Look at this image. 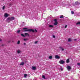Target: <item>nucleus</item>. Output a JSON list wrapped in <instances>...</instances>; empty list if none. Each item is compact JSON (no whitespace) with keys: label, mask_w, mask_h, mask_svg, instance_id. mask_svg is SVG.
Segmentation results:
<instances>
[{"label":"nucleus","mask_w":80,"mask_h":80,"mask_svg":"<svg viewBox=\"0 0 80 80\" xmlns=\"http://www.w3.org/2000/svg\"><path fill=\"white\" fill-rule=\"evenodd\" d=\"M67 70H68V71L69 70H71L72 69L71 68L70 66H68L67 67Z\"/></svg>","instance_id":"obj_7"},{"label":"nucleus","mask_w":80,"mask_h":80,"mask_svg":"<svg viewBox=\"0 0 80 80\" xmlns=\"http://www.w3.org/2000/svg\"><path fill=\"white\" fill-rule=\"evenodd\" d=\"M76 24H77V25H78V24H80V22H78Z\"/></svg>","instance_id":"obj_29"},{"label":"nucleus","mask_w":80,"mask_h":80,"mask_svg":"<svg viewBox=\"0 0 80 80\" xmlns=\"http://www.w3.org/2000/svg\"><path fill=\"white\" fill-rule=\"evenodd\" d=\"M10 16V14L7 13H5L4 14V17L6 18H7L8 17H9Z\"/></svg>","instance_id":"obj_4"},{"label":"nucleus","mask_w":80,"mask_h":80,"mask_svg":"<svg viewBox=\"0 0 80 80\" xmlns=\"http://www.w3.org/2000/svg\"><path fill=\"white\" fill-rule=\"evenodd\" d=\"M5 6H3L2 8V10H5Z\"/></svg>","instance_id":"obj_19"},{"label":"nucleus","mask_w":80,"mask_h":80,"mask_svg":"<svg viewBox=\"0 0 80 80\" xmlns=\"http://www.w3.org/2000/svg\"><path fill=\"white\" fill-rule=\"evenodd\" d=\"M77 65H78L79 66H80V63H78Z\"/></svg>","instance_id":"obj_33"},{"label":"nucleus","mask_w":80,"mask_h":80,"mask_svg":"<svg viewBox=\"0 0 80 80\" xmlns=\"http://www.w3.org/2000/svg\"><path fill=\"white\" fill-rule=\"evenodd\" d=\"M36 68H37L36 67L32 66V69L33 70H36Z\"/></svg>","instance_id":"obj_9"},{"label":"nucleus","mask_w":80,"mask_h":80,"mask_svg":"<svg viewBox=\"0 0 80 80\" xmlns=\"http://www.w3.org/2000/svg\"><path fill=\"white\" fill-rule=\"evenodd\" d=\"M70 62V60H69V59H68L66 60V63H69V62Z\"/></svg>","instance_id":"obj_12"},{"label":"nucleus","mask_w":80,"mask_h":80,"mask_svg":"<svg viewBox=\"0 0 80 80\" xmlns=\"http://www.w3.org/2000/svg\"><path fill=\"white\" fill-rule=\"evenodd\" d=\"M53 57L52 56H50L49 57V59H52V58Z\"/></svg>","instance_id":"obj_13"},{"label":"nucleus","mask_w":80,"mask_h":80,"mask_svg":"<svg viewBox=\"0 0 80 80\" xmlns=\"http://www.w3.org/2000/svg\"><path fill=\"white\" fill-rule=\"evenodd\" d=\"M0 42H2V39H0Z\"/></svg>","instance_id":"obj_36"},{"label":"nucleus","mask_w":80,"mask_h":80,"mask_svg":"<svg viewBox=\"0 0 80 80\" xmlns=\"http://www.w3.org/2000/svg\"><path fill=\"white\" fill-rule=\"evenodd\" d=\"M24 41H27V40H28V39L27 38H24L23 39Z\"/></svg>","instance_id":"obj_20"},{"label":"nucleus","mask_w":80,"mask_h":80,"mask_svg":"<svg viewBox=\"0 0 80 80\" xmlns=\"http://www.w3.org/2000/svg\"><path fill=\"white\" fill-rule=\"evenodd\" d=\"M37 43H38V41H36L34 42V43L35 44H37Z\"/></svg>","instance_id":"obj_27"},{"label":"nucleus","mask_w":80,"mask_h":80,"mask_svg":"<svg viewBox=\"0 0 80 80\" xmlns=\"http://www.w3.org/2000/svg\"><path fill=\"white\" fill-rule=\"evenodd\" d=\"M71 13L72 14H74V12L73 11H71Z\"/></svg>","instance_id":"obj_30"},{"label":"nucleus","mask_w":80,"mask_h":80,"mask_svg":"<svg viewBox=\"0 0 80 80\" xmlns=\"http://www.w3.org/2000/svg\"><path fill=\"white\" fill-rule=\"evenodd\" d=\"M55 58H56V59H59V58H60V57L58 55H56L55 56Z\"/></svg>","instance_id":"obj_6"},{"label":"nucleus","mask_w":80,"mask_h":80,"mask_svg":"<svg viewBox=\"0 0 80 80\" xmlns=\"http://www.w3.org/2000/svg\"><path fill=\"white\" fill-rule=\"evenodd\" d=\"M54 22H57V19H54Z\"/></svg>","instance_id":"obj_32"},{"label":"nucleus","mask_w":80,"mask_h":80,"mask_svg":"<svg viewBox=\"0 0 80 80\" xmlns=\"http://www.w3.org/2000/svg\"><path fill=\"white\" fill-rule=\"evenodd\" d=\"M59 63H60V64H63V63H65V61L63 60H61L59 61Z\"/></svg>","instance_id":"obj_5"},{"label":"nucleus","mask_w":80,"mask_h":80,"mask_svg":"<svg viewBox=\"0 0 80 80\" xmlns=\"http://www.w3.org/2000/svg\"><path fill=\"white\" fill-rule=\"evenodd\" d=\"M6 21L7 22H8V23H10V22L12 21L10 17L7 18Z\"/></svg>","instance_id":"obj_3"},{"label":"nucleus","mask_w":80,"mask_h":80,"mask_svg":"<svg viewBox=\"0 0 80 80\" xmlns=\"http://www.w3.org/2000/svg\"><path fill=\"white\" fill-rule=\"evenodd\" d=\"M67 25H66L64 27V28H67Z\"/></svg>","instance_id":"obj_31"},{"label":"nucleus","mask_w":80,"mask_h":80,"mask_svg":"<svg viewBox=\"0 0 80 80\" xmlns=\"http://www.w3.org/2000/svg\"><path fill=\"white\" fill-rule=\"evenodd\" d=\"M20 65H24V63L23 62H22L20 64Z\"/></svg>","instance_id":"obj_17"},{"label":"nucleus","mask_w":80,"mask_h":80,"mask_svg":"<svg viewBox=\"0 0 80 80\" xmlns=\"http://www.w3.org/2000/svg\"><path fill=\"white\" fill-rule=\"evenodd\" d=\"M9 7H11V6H12V3H10L9 4Z\"/></svg>","instance_id":"obj_26"},{"label":"nucleus","mask_w":80,"mask_h":80,"mask_svg":"<svg viewBox=\"0 0 80 80\" xmlns=\"http://www.w3.org/2000/svg\"><path fill=\"white\" fill-rule=\"evenodd\" d=\"M61 70H63V69H61Z\"/></svg>","instance_id":"obj_37"},{"label":"nucleus","mask_w":80,"mask_h":80,"mask_svg":"<svg viewBox=\"0 0 80 80\" xmlns=\"http://www.w3.org/2000/svg\"><path fill=\"white\" fill-rule=\"evenodd\" d=\"M20 30H19L17 32H18V33H20Z\"/></svg>","instance_id":"obj_28"},{"label":"nucleus","mask_w":80,"mask_h":80,"mask_svg":"<svg viewBox=\"0 0 80 80\" xmlns=\"http://www.w3.org/2000/svg\"><path fill=\"white\" fill-rule=\"evenodd\" d=\"M10 18H11V21L15 19V18L14 17H10Z\"/></svg>","instance_id":"obj_8"},{"label":"nucleus","mask_w":80,"mask_h":80,"mask_svg":"<svg viewBox=\"0 0 80 80\" xmlns=\"http://www.w3.org/2000/svg\"><path fill=\"white\" fill-rule=\"evenodd\" d=\"M42 78H44V79H45V77L43 75V76H42Z\"/></svg>","instance_id":"obj_23"},{"label":"nucleus","mask_w":80,"mask_h":80,"mask_svg":"<svg viewBox=\"0 0 80 80\" xmlns=\"http://www.w3.org/2000/svg\"><path fill=\"white\" fill-rule=\"evenodd\" d=\"M21 36L23 37H26V36L29 37V36H30V35H29V34H28V33H25V35L21 34Z\"/></svg>","instance_id":"obj_2"},{"label":"nucleus","mask_w":80,"mask_h":80,"mask_svg":"<svg viewBox=\"0 0 80 80\" xmlns=\"http://www.w3.org/2000/svg\"><path fill=\"white\" fill-rule=\"evenodd\" d=\"M59 48L61 49L62 51H63V50H64V49L62 47H59Z\"/></svg>","instance_id":"obj_11"},{"label":"nucleus","mask_w":80,"mask_h":80,"mask_svg":"<svg viewBox=\"0 0 80 80\" xmlns=\"http://www.w3.org/2000/svg\"><path fill=\"white\" fill-rule=\"evenodd\" d=\"M60 18H63V15H62L60 17Z\"/></svg>","instance_id":"obj_25"},{"label":"nucleus","mask_w":80,"mask_h":80,"mask_svg":"<svg viewBox=\"0 0 80 80\" xmlns=\"http://www.w3.org/2000/svg\"><path fill=\"white\" fill-rule=\"evenodd\" d=\"M75 4L77 5H80V2H75Z\"/></svg>","instance_id":"obj_10"},{"label":"nucleus","mask_w":80,"mask_h":80,"mask_svg":"<svg viewBox=\"0 0 80 80\" xmlns=\"http://www.w3.org/2000/svg\"><path fill=\"white\" fill-rule=\"evenodd\" d=\"M52 37L53 38H55V35H52Z\"/></svg>","instance_id":"obj_24"},{"label":"nucleus","mask_w":80,"mask_h":80,"mask_svg":"<svg viewBox=\"0 0 80 80\" xmlns=\"http://www.w3.org/2000/svg\"><path fill=\"white\" fill-rule=\"evenodd\" d=\"M54 25H55V26H56V25H57V24H58V22H55L54 23Z\"/></svg>","instance_id":"obj_15"},{"label":"nucleus","mask_w":80,"mask_h":80,"mask_svg":"<svg viewBox=\"0 0 80 80\" xmlns=\"http://www.w3.org/2000/svg\"><path fill=\"white\" fill-rule=\"evenodd\" d=\"M27 74H25L24 75V77L25 78H26L27 77Z\"/></svg>","instance_id":"obj_22"},{"label":"nucleus","mask_w":80,"mask_h":80,"mask_svg":"<svg viewBox=\"0 0 80 80\" xmlns=\"http://www.w3.org/2000/svg\"><path fill=\"white\" fill-rule=\"evenodd\" d=\"M68 42H71L72 39H71V38H69L68 39Z\"/></svg>","instance_id":"obj_16"},{"label":"nucleus","mask_w":80,"mask_h":80,"mask_svg":"<svg viewBox=\"0 0 80 80\" xmlns=\"http://www.w3.org/2000/svg\"><path fill=\"white\" fill-rule=\"evenodd\" d=\"M74 40H75V41H76V40H77V39H75Z\"/></svg>","instance_id":"obj_34"},{"label":"nucleus","mask_w":80,"mask_h":80,"mask_svg":"<svg viewBox=\"0 0 80 80\" xmlns=\"http://www.w3.org/2000/svg\"><path fill=\"white\" fill-rule=\"evenodd\" d=\"M49 27L52 28V27H53V26L51 25H49Z\"/></svg>","instance_id":"obj_18"},{"label":"nucleus","mask_w":80,"mask_h":80,"mask_svg":"<svg viewBox=\"0 0 80 80\" xmlns=\"http://www.w3.org/2000/svg\"><path fill=\"white\" fill-rule=\"evenodd\" d=\"M24 45H26V43H24Z\"/></svg>","instance_id":"obj_35"},{"label":"nucleus","mask_w":80,"mask_h":80,"mask_svg":"<svg viewBox=\"0 0 80 80\" xmlns=\"http://www.w3.org/2000/svg\"><path fill=\"white\" fill-rule=\"evenodd\" d=\"M23 30H26L23 31V32H37L36 29H35V30L33 29H28L27 28H23Z\"/></svg>","instance_id":"obj_1"},{"label":"nucleus","mask_w":80,"mask_h":80,"mask_svg":"<svg viewBox=\"0 0 80 80\" xmlns=\"http://www.w3.org/2000/svg\"><path fill=\"white\" fill-rule=\"evenodd\" d=\"M21 52V51L18 50L17 51V53L18 54L20 53Z\"/></svg>","instance_id":"obj_14"},{"label":"nucleus","mask_w":80,"mask_h":80,"mask_svg":"<svg viewBox=\"0 0 80 80\" xmlns=\"http://www.w3.org/2000/svg\"><path fill=\"white\" fill-rule=\"evenodd\" d=\"M20 43V41H18V42H17V44H18V45Z\"/></svg>","instance_id":"obj_21"}]
</instances>
